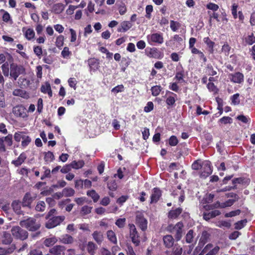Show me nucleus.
<instances>
[{
  "label": "nucleus",
  "instance_id": "46",
  "mask_svg": "<svg viewBox=\"0 0 255 255\" xmlns=\"http://www.w3.org/2000/svg\"><path fill=\"white\" fill-rule=\"evenodd\" d=\"M95 249H96L95 244L92 242H89L88 243L87 248V250L88 252L90 254H91V255H94V251L95 250Z\"/></svg>",
  "mask_w": 255,
  "mask_h": 255
},
{
  "label": "nucleus",
  "instance_id": "45",
  "mask_svg": "<svg viewBox=\"0 0 255 255\" xmlns=\"http://www.w3.org/2000/svg\"><path fill=\"white\" fill-rule=\"evenodd\" d=\"M31 141V138L29 136L25 134L24 136H23V138L22 139L21 145L23 147H26L30 143Z\"/></svg>",
  "mask_w": 255,
  "mask_h": 255
},
{
  "label": "nucleus",
  "instance_id": "34",
  "mask_svg": "<svg viewBox=\"0 0 255 255\" xmlns=\"http://www.w3.org/2000/svg\"><path fill=\"white\" fill-rule=\"evenodd\" d=\"M24 35L25 38L28 40H30L33 39L35 36V32L33 29L32 28H28L24 33Z\"/></svg>",
  "mask_w": 255,
  "mask_h": 255
},
{
  "label": "nucleus",
  "instance_id": "9",
  "mask_svg": "<svg viewBox=\"0 0 255 255\" xmlns=\"http://www.w3.org/2000/svg\"><path fill=\"white\" fill-rule=\"evenodd\" d=\"M212 173L211 163L209 162H205L202 165L201 170L200 172V177L206 178Z\"/></svg>",
  "mask_w": 255,
  "mask_h": 255
},
{
  "label": "nucleus",
  "instance_id": "44",
  "mask_svg": "<svg viewBox=\"0 0 255 255\" xmlns=\"http://www.w3.org/2000/svg\"><path fill=\"white\" fill-rule=\"evenodd\" d=\"M245 40L246 43L249 45H252L255 43V37L253 33L245 37Z\"/></svg>",
  "mask_w": 255,
  "mask_h": 255
},
{
  "label": "nucleus",
  "instance_id": "48",
  "mask_svg": "<svg viewBox=\"0 0 255 255\" xmlns=\"http://www.w3.org/2000/svg\"><path fill=\"white\" fill-rule=\"evenodd\" d=\"M178 140L175 135H172L168 140L169 144L171 146H176L178 143Z\"/></svg>",
  "mask_w": 255,
  "mask_h": 255
},
{
  "label": "nucleus",
  "instance_id": "27",
  "mask_svg": "<svg viewBox=\"0 0 255 255\" xmlns=\"http://www.w3.org/2000/svg\"><path fill=\"white\" fill-rule=\"evenodd\" d=\"M87 195L90 197L95 203L97 202L100 198V196L94 190H88L87 192Z\"/></svg>",
  "mask_w": 255,
  "mask_h": 255
},
{
  "label": "nucleus",
  "instance_id": "64",
  "mask_svg": "<svg viewBox=\"0 0 255 255\" xmlns=\"http://www.w3.org/2000/svg\"><path fill=\"white\" fill-rule=\"evenodd\" d=\"M118 10H119V13L121 15L125 14L127 11V7L124 3H122L119 5Z\"/></svg>",
  "mask_w": 255,
  "mask_h": 255
},
{
  "label": "nucleus",
  "instance_id": "49",
  "mask_svg": "<svg viewBox=\"0 0 255 255\" xmlns=\"http://www.w3.org/2000/svg\"><path fill=\"white\" fill-rule=\"evenodd\" d=\"M0 11L3 12V14L2 15V20L5 22H8L9 21H11L10 15L9 13L3 9H1Z\"/></svg>",
  "mask_w": 255,
  "mask_h": 255
},
{
  "label": "nucleus",
  "instance_id": "6",
  "mask_svg": "<svg viewBox=\"0 0 255 255\" xmlns=\"http://www.w3.org/2000/svg\"><path fill=\"white\" fill-rule=\"evenodd\" d=\"M220 247L218 246H214L213 244H208L202 250L201 254L205 255H216L218 254Z\"/></svg>",
  "mask_w": 255,
  "mask_h": 255
},
{
  "label": "nucleus",
  "instance_id": "40",
  "mask_svg": "<svg viewBox=\"0 0 255 255\" xmlns=\"http://www.w3.org/2000/svg\"><path fill=\"white\" fill-rule=\"evenodd\" d=\"M209 237V235L207 232H203L199 240V244L201 245H204L207 242Z\"/></svg>",
  "mask_w": 255,
  "mask_h": 255
},
{
  "label": "nucleus",
  "instance_id": "32",
  "mask_svg": "<svg viewBox=\"0 0 255 255\" xmlns=\"http://www.w3.org/2000/svg\"><path fill=\"white\" fill-rule=\"evenodd\" d=\"M15 250L14 247H11L10 248L5 249L4 248L0 247V255H8L12 253Z\"/></svg>",
  "mask_w": 255,
  "mask_h": 255
},
{
  "label": "nucleus",
  "instance_id": "60",
  "mask_svg": "<svg viewBox=\"0 0 255 255\" xmlns=\"http://www.w3.org/2000/svg\"><path fill=\"white\" fill-rule=\"evenodd\" d=\"M153 103L152 102H148L144 107V111L146 113H149L153 109Z\"/></svg>",
  "mask_w": 255,
  "mask_h": 255
},
{
  "label": "nucleus",
  "instance_id": "17",
  "mask_svg": "<svg viewBox=\"0 0 255 255\" xmlns=\"http://www.w3.org/2000/svg\"><path fill=\"white\" fill-rule=\"evenodd\" d=\"M88 64L91 71H96L99 68V60L96 58H91L89 59Z\"/></svg>",
  "mask_w": 255,
  "mask_h": 255
},
{
  "label": "nucleus",
  "instance_id": "4",
  "mask_svg": "<svg viewBox=\"0 0 255 255\" xmlns=\"http://www.w3.org/2000/svg\"><path fill=\"white\" fill-rule=\"evenodd\" d=\"M12 236L17 239L24 240L28 237V233L19 226L13 227L11 230Z\"/></svg>",
  "mask_w": 255,
  "mask_h": 255
},
{
  "label": "nucleus",
  "instance_id": "14",
  "mask_svg": "<svg viewBox=\"0 0 255 255\" xmlns=\"http://www.w3.org/2000/svg\"><path fill=\"white\" fill-rule=\"evenodd\" d=\"M65 248L62 246H55L49 250V254L46 255H64Z\"/></svg>",
  "mask_w": 255,
  "mask_h": 255
},
{
  "label": "nucleus",
  "instance_id": "63",
  "mask_svg": "<svg viewBox=\"0 0 255 255\" xmlns=\"http://www.w3.org/2000/svg\"><path fill=\"white\" fill-rule=\"evenodd\" d=\"M2 70L3 75L5 76H8L9 75V67L8 64L7 63H4L1 66Z\"/></svg>",
  "mask_w": 255,
  "mask_h": 255
},
{
  "label": "nucleus",
  "instance_id": "37",
  "mask_svg": "<svg viewBox=\"0 0 255 255\" xmlns=\"http://www.w3.org/2000/svg\"><path fill=\"white\" fill-rule=\"evenodd\" d=\"M84 165V162L83 160L73 161L70 163L71 167L76 169L82 168Z\"/></svg>",
  "mask_w": 255,
  "mask_h": 255
},
{
  "label": "nucleus",
  "instance_id": "35",
  "mask_svg": "<svg viewBox=\"0 0 255 255\" xmlns=\"http://www.w3.org/2000/svg\"><path fill=\"white\" fill-rule=\"evenodd\" d=\"M57 241L58 240L56 237H53L46 239L44 241V244L46 247H50L55 244L57 242Z\"/></svg>",
  "mask_w": 255,
  "mask_h": 255
},
{
  "label": "nucleus",
  "instance_id": "18",
  "mask_svg": "<svg viewBox=\"0 0 255 255\" xmlns=\"http://www.w3.org/2000/svg\"><path fill=\"white\" fill-rule=\"evenodd\" d=\"M132 26V23L128 21H124L121 23L120 27L118 29V32H126L129 30Z\"/></svg>",
  "mask_w": 255,
  "mask_h": 255
},
{
  "label": "nucleus",
  "instance_id": "25",
  "mask_svg": "<svg viewBox=\"0 0 255 255\" xmlns=\"http://www.w3.org/2000/svg\"><path fill=\"white\" fill-rule=\"evenodd\" d=\"M168 92L170 94V95L167 97L166 100V103L167 105L172 106L175 104L176 99L177 98V95L173 93L170 92Z\"/></svg>",
  "mask_w": 255,
  "mask_h": 255
},
{
  "label": "nucleus",
  "instance_id": "30",
  "mask_svg": "<svg viewBox=\"0 0 255 255\" xmlns=\"http://www.w3.org/2000/svg\"><path fill=\"white\" fill-rule=\"evenodd\" d=\"M26 156L24 153H21L16 160H13L12 163L16 166L20 165L26 159Z\"/></svg>",
  "mask_w": 255,
  "mask_h": 255
},
{
  "label": "nucleus",
  "instance_id": "26",
  "mask_svg": "<svg viewBox=\"0 0 255 255\" xmlns=\"http://www.w3.org/2000/svg\"><path fill=\"white\" fill-rule=\"evenodd\" d=\"M94 240L98 244H101L103 241V236L101 232L95 231L92 234Z\"/></svg>",
  "mask_w": 255,
  "mask_h": 255
},
{
  "label": "nucleus",
  "instance_id": "53",
  "mask_svg": "<svg viewBox=\"0 0 255 255\" xmlns=\"http://www.w3.org/2000/svg\"><path fill=\"white\" fill-rule=\"evenodd\" d=\"M92 207L89 206H84L81 210V214L83 215L89 214L91 212Z\"/></svg>",
  "mask_w": 255,
  "mask_h": 255
},
{
  "label": "nucleus",
  "instance_id": "47",
  "mask_svg": "<svg viewBox=\"0 0 255 255\" xmlns=\"http://www.w3.org/2000/svg\"><path fill=\"white\" fill-rule=\"evenodd\" d=\"M249 182H250L249 179L245 180V179L242 178H235L233 180V183L234 184H238H238H248L249 183Z\"/></svg>",
  "mask_w": 255,
  "mask_h": 255
},
{
  "label": "nucleus",
  "instance_id": "54",
  "mask_svg": "<svg viewBox=\"0 0 255 255\" xmlns=\"http://www.w3.org/2000/svg\"><path fill=\"white\" fill-rule=\"evenodd\" d=\"M193 231L190 230L188 231L186 236V241L187 243H191L193 242Z\"/></svg>",
  "mask_w": 255,
  "mask_h": 255
},
{
  "label": "nucleus",
  "instance_id": "5",
  "mask_svg": "<svg viewBox=\"0 0 255 255\" xmlns=\"http://www.w3.org/2000/svg\"><path fill=\"white\" fill-rule=\"evenodd\" d=\"M128 226L129 229L130 238L131 239L132 243L136 246H137L140 243V238L135 226L133 224H129Z\"/></svg>",
  "mask_w": 255,
  "mask_h": 255
},
{
  "label": "nucleus",
  "instance_id": "15",
  "mask_svg": "<svg viewBox=\"0 0 255 255\" xmlns=\"http://www.w3.org/2000/svg\"><path fill=\"white\" fill-rule=\"evenodd\" d=\"M161 195V191L157 188H154L152 190L151 195L150 203H156L159 199Z\"/></svg>",
  "mask_w": 255,
  "mask_h": 255
},
{
  "label": "nucleus",
  "instance_id": "13",
  "mask_svg": "<svg viewBox=\"0 0 255 255\" xmlns=\"http://www.w3.org/2000/svg\"><path fill=\"white\" fill-rule=\"evenodd\" d=\"M229 78L233 83L240 84L244 81V76L240 72H236L234 74H230Z\"/></svg>",
  "mask_w": 255,
  "mask_h": 255
},
{
  "label": "nucleus",
  "instance_id": "19",
  "mask_svg": "<svg viewBox=\"0 0 255 255\" xmlns=\"http://www.w3.org/2000/svg\"><path fill=\"white\" fill-rule=\"evenodd\" d=\"M182 251V248L180 246L175 245L172 251H167L165 254L166 255H181Z\"/></svg>",
  "mask_w": 255,
  "mask_h": 255
},
{
  "label": "nucleus",
  "instance_id": "3",
  "mask_svg": "<svg viewBox=\"0 0 255 255\" xmlns=\"http://www.w3.org/2000/svg\"><path fill=\"white\" fill-rule=\"evenodd\" d=\"M146 38L147 42L150 45L154 44H161L164 42L163 33L159 32L148 34Z\"/></svg>",
  "mask_w": 255,
  "mask_h": 255
},
{
  "label": "nucleus",
  "instance_id": "10",
  "mask_svg": "<svg viewBox=\"0 0 255 255\" xmlns=\"http://www.w3.org/2000/svg\"><path fill=\"white\" fill-rule=\"evenodd\" d=\"M136 222L142 231L147 229V221L144 218L142 213L138 212L136 214Z\"/></svg>",
  "mask_w": 255,
  "mask_h": 255
},
{
  "label": "nucleus",
  "instance_id": "42",
  "mask_svg": "<svg viewBox=\"0 0 255 255\" xmlns=\"http://www.w3.org/2000/svg\"><path fill=\"white\" fill-rule=\"evenodd\" d=\"M161 90H162V88L160 86L156 85V86L152 87L151 88L152 95L153 96H158L160 94Z\"/></svg>",
  "mask_w": 255,
  "mask_h": 255
},
{
  "label": "nucleus",
  "instance_id": "43",
  "mask_svg": "<svg viewBox=\"0 0 255 255\" xmlns=\"http://www.w3.org/2000/svg\"><path fill=\"white\" fill-rule=\"evenodd\" d=\"M45 208V203L44 201H40L38 202L36 207L35 210L37 211L43 212Z\"/></svg>",
  "mask_w": 255,
  "mask_h": 255
},
{
  "label": "nucleus",
  "instance_id": "11",
  "mask_svg": "<svg viewBox=\"0 0 255 255\" xmlns=\"http://www.w3.org/2000/svg\"><path fill=\"white\" fill-rule=\"evenodd\" d=\"M12 113L17 117L23 118L27 117L26 109L22 105L14 107L12 109Z\"/></svg>",
  "mask_w": 255,
  "mask_h": 255
},
{
  "label": "nucleus",
  "instance_id": "12",
  "mask_svg": "<svg viewBox=\"0 0 255 255\" xmlns=\"http://www.w3.org/2000/svg\"><path fill=\"white\" fill-rule=\"evenodd\" d=\"M183 225L182 222L177 223L173 227V233H175V237L177 241L181 239L182 235V228Z\"/></svg>",
  "mask_w": 255,
  "mask_h": 255
},
{
  "label": "nucleus",
  "instance_id": "51",
  "mask_svg": "<svg viewBox=\"0 0 255 255\" xmlns=\"http://www.w3.org/2000/svg\"><path fill=\"white\" fill-rule=\"evenodd\" d=\"M238 7H239V6L237 3H234L232 4V6L231 7L232 14L233 16V17L235 19H236L238 17L237 10H238Z\"/></svg>",
  "mask_w": 255,
  "mask_h": 255
},
{
  "label": "nucleus",
  "instance_id": "29",
  "mask_svg": "<svg viewBox=\"0 0 255 255\" xmlns=\"http://www.w3.org/2000/svg\"><path fill=\"white\" fill-rule=\"evenodd\" d=\"M107 235L108 239L114 244L117 243V239L116 234L112 230L108 231L107 232Z\"/></svg>",
  "mask_w": 255,
  "mask_h": 255
},
{
  "label": "nucleus",
  "instance_id": "1",
  "mask_svg": "<svg viewBox=\"0 0 255 255\" xmlns=\"http://www.w3.org/2000/svg\"><path fill=\"white\" fill-rule=\"evenodd\" d=\"M165 44L173 49L177 48L178 50H182L185 46V41L181 37L177 34L173 36V39L166 42Z\"/></svg>",
  "mask_w": 255,
  "mask_h": 255
},
{
  "label": "nucleus",
  "instance_id": "57",
  "mask_svg": "<svg viewBox=\"0 0 255 255\" xmlns=\"http://www.w3.org/2000/svg\"><path fill=\"white\" fill-rule=\"evenodd\" d=\"M206 72L209 75L214 76L217 74V72L213 69L212 66L208 65L206 69Z\"/></svg>",
  "mask_w": 255,
  "mask_h": 255
},
{
  "label": "nucleus",
  "instance_id": "61",
  "mask_svg": "<svg viewBox=\"0 0 255 255\" xmlns=\"http://www.w3.org/2000/svg\"><path fill=\"white\" fill-rule=\"evenodd\" d=\"M206 7L208 9L212 10L214 11H217L219 8L218 5L213 2H209L208 4H207Z\"/></svg>",
  "mask_w": 255,
  "mask_h": 255
},
{
  "label": "nucleus",
  "instance_id": "62",
  "mask_svg": "<svg viewBox=\"0 0 255 255\" xmlns=\"http://www.w3.org/2000/svg\"><path fill=\"white\" fill-rule=\"evenodd\" d=\"M231 100H232V103L234 105H238L240 102V99H239V94H234L233 96L231 97Z\"/></svg>",
  "mask_w": 255,
  "mask_h": 255
},
{
  "label": "nucleus",
  "instance_id": "36",
  "mask_svg": "<svg viewBox=\"0 0 255 255\" xmlns=\"http://www.w3.org/2000/svg\"><path fill=\"white\" fill-rule=\"evenodd\" d=\"M63 194L65 197H71L75 194V190L71 188H65L63 189Z\"/></svg>",
  "mask_w": 255,
  "mask_h": 255
},
{
  "label": "nucleus",
  "instance_id": "38",
  "mask_svg": "<svg viewBox=\"0 0 255 255\" xmlns=\"http://www.w3.org/2000/svg\"><path fill=\"white\" fill-rule=\"evenodd\" d=\"M64 41V37L62 35H60L57 37L55 41L56 46L59 48L61 49L63 46Z\"/></svg>",
  "mask_w": 255,
  "mask_h": 255
},
{
  "label": "nucleus",
  "instance_id": "8",
  "mask_svg": "<svg viewBox=\"0 0 255 255\" xmlns=\"http://www.w3.org/2000/svg\"><path fill=\"white\" fill-rule=\"evenodd\" d=\"M24 72V69L21 67L15 64L10 65V76L16 80L19 75Z\"/></svg>",
  "mask_w": 255,
  "mask_h": 255
},
{
  "label": "nucleus",
  "instance_id": "24",
  "mask_svg": "<svg viewBox=\"0 0 255 255\" xmlns=\"http://www.w3.org/2000/svg\"><path fill=\"white\" fill-rule=\"evenodd\" d=\"M12 241L11 235L6 232H3L2 234V243L3 245H9Z\"/></svg>",
  "mask_w": 255,
  "mask_h": 255
},
{
  "label": "nucleus",
  "instance_id": "58",
  "mask_svg": "<svg viewBox=\"0 0 255 255\" xmlns=\"http://www.w3.org/2000/svg\"><path fill=\"white\" fill-rule=\"evenodd\" d=\"M170 26L172 31H176L180 26V24L176 21L171 20Z\"/></svg>",
  "mask_w": 255,
  "mask_h": 255
},
{
  "label": "nucleus",
  "instance_id": "22",
  "mask_svg": "<svg viewBox=\"0 0 255 255\" xmlns=\"http://www.w3.org/2000/svg\"><path fill=\"white\" fill-rule=\"evenodd\" d=\"M235 201V199H229L228 200L224 203H220L219 202H217L215 204V207L224 208L227 207H230L234 203Z\"/></svg>",
  "mask_w": 255,
  "mask_h": 255
},
{
  "label": "nucleus",
  "instance_id": "7",
  "mask_svg": "<svg viewBox=\"0 0 255 255\" xmlns=\"http://www.w3.org/2000/svg\"><path fill=\"white\" fill-rule=\"evenodd\" d=\"M65 219L64 216H55L49 219L46 224V228H53L59 225Z\"/></svg>",
  "mask_w": 255,
  "mask_h": 255
},
{
  "label": "nucleus",
  "instance_id": "50",
  "mask_svg": "<svg viewBox=\"0 0 255 255\" xmlns=\"http://www.w3.org/2000/svg\"><path fill=\"white\" fill-rule=\"evenodd\" d=\"M63 10V5L61 3L55 4L53 6V10L56 13H60Z\"/></svg>",
  "mask_w": 255,
  "mask_h": 255
},
{
  "label": "nucleus",
  "instance_id": "2",
  "mask_svg": "<svg viewBox=\"0 0 255 255\" xmlns=\"http://www.w3.org/2000/svg\"><path fill=\"white\" fill-rule=\"evenodd\" d=\"M21 226L25 227L31 231H35L37 230L40 226L39 222H36V220L32 218H29L26 220L21 221L20 222Z\"/></svg>",
  "mask_w": 255,
  "mask_h": 255
},
{
  "label": "nucleus",
  "instance_id": "55",
  "mask_svg": "<svg viewBox=\"0 0 255 255\" xmlns=\"http://www.w3.org/2000/svg\"><path fill=\"white\" fill-rule=\"evenodd\" d=\"M25 134L22 132H16L14 133V140L17 142H19L22 139L23 136H24Z\"/></svg>",
  "mask_w": 255,
  "mask_h": 255
},
{
  "label": "nucleus",
  "instance_id": "21",
  "mask_svg": "<svg viewBox=\"0 0 255 255\" xmlns=\"http://www.w3.org/2000/svg\"><path fill=\"white\" fill-rule=\"evenodd\" d=\"M41 91L43 93L48 94L50 97L52 96V92L51 89V86L48 82L45 83L44 85L41 86Z\"/></svg>",
  "mask_w": 255,
  "mask_h": 255
},
{
  "label": "nucleus",
  "instance_id": "59",
  "mask_svg": "<svg viewBox=\"0 0 255 255\" xmlns=\"http://www.w3.org/2000/svg\"><path fill=\"white\" fill-rule=\"evenodd\" d=\"M68 83L70 87L76 90L77 81L74 78H70L68 80Z\"/></svg>",
  "mask_w": 255,
  "mask_h": 255
},
{
  "label": "nucleus",
  "instance_id": "52",
  "mask_svg": "<svg viewBox=\"0 0 255 255\" xmlns=\"http://www.w3.org/2000/svg\"><path fill=\"white\" fill-rule=\"evenodd\" d=\"M126 218H120L118 219L115 224L120 228H123L125 227L126 224Z\"/></svg>",
  "mask_w": 255,
  "mask_h": 255
},
{
  "label": "nucleus",
  "instance_id": "16",
  "mask_svg": "<svg viewBox=\"0 0 255 255\" xmlns=\"http://www.w3.org/2000/svg\"><path fill=\"white\" fill-rule=\"evenodd\" d=\"M35 198V196L33 197H31L29 193H26L22 200L23 206L29 207Z\"/></svg>",
  "mask_w": 255,
  "mask_h": 255
},
{
  "label": "nucleus",
  "instance_id": "23",
  "mask_svg": "<svg viewBox=\"0 0 255 255\" xmlns=\"http://www.w3.org/2000/svg\"><path fill=\"white\" fill-rule=\"evenodd\" d=\"M203 41L207 45L209 51L211 53H213L214 52L215 42L212 41L208 37L204 38Z\"/></svg>",
  "mask_w": 255,
  "mask_h": 255
},
{
  "label": "nucleus",
  "instance_id": "33",
  "mask_svg": "<svg viewBox=\"0 0 255 255\" xmlns=\"http://www.w3.org/2000/svg\"><path fill=\"white\" fill-rule=\"evenodd\" d=\"M12 207L14 212L17 214H21V204L20 202L18 201H14L12 203Z\"/></svg>",
  "mask_w": 255,
  "mask_h": 255
},
{
  "label": "nucleus",
  "instance_id": "20",
  "mask_svg": "<svg viewBox=\"0 0 255 255\" xmlns=\"http://www.w3.org/2000/svg\"><path fill=\"white\" fill-rule=\"evenodd\" d=\"M164 244L167 248H171L174 244V239L171 235L165 236L163 238Z\"/></svg>",
  "mask_w": 255,
  "mask_h": 255
},
{
  "label": "nucleus",
  "instance_id": "56",
  "mask_svg": "<svg viewBox=\"0 0 255 255\" xmlns=\"http://www.w3.org/2000/svg\"><path fill=\"white\" fill-rule=\"evenodd\" d=\"M54 155L52 152L48 151L45 153L44 159L46 161H51L54 159Z\"/></svg>",
  "mask_w": 255,
  "mask_h": 255
},
{
  "label": "nucleus",
  "instance_id": "41",
  "mask_svg": "<svg viewBox=\"0 0 255 255\" xmlns=\"http://www.w3.org/2000/svg\"><path fill=\"white\" fill-rule=\"evenodd\" d=\"M71 54L72 53L68 47H64L61 53L62 57L65 59L69 58Z\"/></svg>",
  "mask_w": 255,
  "mask_h": 255
},
{
  "label": "nucleus",
  "instance_id": "28",
  "mask_svg": "<svg viewBox=\"0 0 255 255\" xmlns=\"http://www.w3.org/2000/svg\"><path fill=\"white\" fill-rule=\"evenodd\" d=\"M60 242L65 244H71L73 241V238L67 234L61 236L59 238Z\"/></svg>",
  "mask_w": 255,
  "mask_h": 255
},
{
  "label": "nucleus",
  "instance_id": "39",
  "mask_svg": "<svg viewBox=\"0 0 255 255\" xmlns=\"http://www.w3.org/2000/svg\"><path fill=\"white\" fill-rule=\"evenodd\" d=\"M13 95L15 96H19L22 98H26L27 95L25 91L21 89H15L13 91Z\"/></svg>",
  "mask_w": 255,
  "mask_h": 255
},
{
  "label": "nucleus",
  "instance_id": "31",
  "mask_svg": "<svg viewBox=\"0 0 255 255\" xmlns=\"http://www.w3.org/2000/svg\"><path fill=\"white\" fill-rule=\"evenodd\" d=\"M182 212V209L177 208L174 210L170 211L168 213V217L170 218L175 219L177 218Z\"/></svg>",
  "mask_w": 255,
  "mask_h": 255
}]
</instances>
